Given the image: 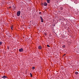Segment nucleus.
<instances>
[{"label": "nucleus", "instance_id": "obj_18", "mask_svg": "<svg viewBox=\"0 0 79 79\" xmlns=\"http://www.w3.org/2000/svg\"><path fill=\"white\" fill-rule=\"evenodd\" d=\"M11 8V7L10 6V7H9V8L10 9V8Z\"/></svg>", "mask_w": 79, "mask_h": 79}, {"label": "nucleus", "instance_id": "obj_13", "mask_svg": "<svg viewBox=\"0 0 79 79\" xmlns=\"http://www.w3.org/2000/svg\"><path fill=\"white\" fill-rule=\"evenodd\" d=\"M47 47H50V46H49L48 44L47 45Z\"/></svg>", "mask_w": 79, "mask_h": 79}, {"label": "nucleus", "instance_id": "obj_5", "mask_svg": "<svg viewBox=\"0 0 79 79\" xmlns=\"http://www.w3.org/2000/svg\"><path fill=\"white\" fill-rule=\"evenodd\" d=\"M38 48H39V49H40V50H41V49H42V47L40 46H39L38 47Z\"/></svg>", "mask_w": 79, "mask_h": 79}, {"label": "nucleus", "instance_id": "obj_22", "mask_svg": "<svg viewBox=\"0 0 79 79\" xmlns=\"http://www.w3.org/2000/svg\"><path fill=\"white\" fill-rule=\"evenodd\" d=\"M39 14H41V12H39Z\"/></svg>", "mask_w": 79, "mask_h": 79}, {"label": "nucleus", "instance_id": "obj_16", "mask_svg": "<svg viewBox=\"0 0 79 79\" xmlns=\"http://www.w3.org/2000/svg\"><path fill=\"white\" fill-rule=\"evenodd\" d=\"M11 29L13 30V26H12L11 27Z\"/></svg>", "mask_w": 79, "mask_h": 79}, {"label": "nucleus", "instance_id": "obj_12", "mask_svg": "<svg viewBox=\"0 0 79 79\" xmlns=\"http://www.w3.org/2000/svg\"><path fill=\"white\" fill-rule=\"evenodd\" d=\"M32 69H35V67H32Z\"/></svg>", "mask_w": 79, "mask_h": 79}, {"label": "nucleus", "instance_id": "obj_11", "mask_svg": "<svg viewBox=\"0 0 79 79\" xmlns=\"http://www.w3.org/2000/svg\"><path fill=\"white\" fill-rule=\"evenodd\" d=\"M74 3H75L76 4V3H78V2H77V1H75V2H74Z\"/></svg>", "mask_w": 79, "mask_h": 79}, {"label": "nucleus", "instance_id": "obj_7", "mask_svg": "<svg viewBox=\"0 0 79 79\" xmlns=\"http://www.w3.org/2000/svg\"><path fill=\"white\" fill-rule=\"evenodd\" d=\"M40 19H41V20H43V19H42V16H40Z\"/></svg>", "mask_w": 79, "mask_h": 79}, {"label": "nucleus", "instance_id": "obj_9", "mask_svg": "<svg viewBox=\"0 0 79 79\" xmlns=\"http://www.w3.org/2000/svg\"><path fill=\"white\" fill-rule=\"evenodd\" d=\"M60 9L61 10H63V8L62 7H61L60 8Z\"/></svg>", "mask_w": 79, "mask_h": 79}, {"label": "nucleus", "instance_id": "obj_21", "mask_svg": "<svg viewBox=\"0 0 79 79\" xmlns=\"http://www.w3.org/2000/svg\"><path fill=\"white\" fill-rule=\"evenodd\" d=\"M41 22H44V21L43 20H42L41 21Z\"/></svg>", "mask_w": 79, "mask_h": 79}, {"label": "nucleus", "instance_id": "obj_3", "mask_svg": "<svg viewBox=\"0 0 79 79\" xmlns=\"http://www.w3.org/2000/svg\"><path fill=\"white\" fill-rule=\"evenodd\" d=\"M2 78H3V79H5L6 78H7V77L6 76H4L2 77Z\"/></svg>", "mask_w": 79, "mask_h": 79}, {"label": "nucleus", "instance_id": "obj_19", "mask_svg": "<svg viewBox=\"0 0 79 79\" xmlns=\"http://www.w3.org/2000/svg\"><path fill=\"white\" fill-rule=\"evenodd\" d=\"M7 48L8 49H9V47H7Z\"/></svg>", "mask_w": 79, "mask_h": 79}, {"label": "nucleus", "instance_id": "obj_23", "mask_svg": "<svg viewBox=\"0 0 79 79\" xmlns=\"http://www.w3.org/2000/svg\"><path fill=\"white\" fill-rule=\"evenodd\" d=\"M65 55H66V54L64 55L63 56H65Z\"/></svg>", "mask_w": 79, "mask_h": 79}, {"label": "nucleus", "instance_id": "obj_25", "mask_svg": "<svg viewBox=\"0 0 79 79\" xmlns=\"http://www.w3.org/2000/svg\"><path fill=\"white\" fill-rule=\"evenodd\" d=\"M9 37H10V36H9Z\"/></svg>", "mask_w": 79, "mask_h": 79}, {"label": "nucleus", "instance_id": "obj_17", "mask_svg": "<svg viewBox=\"0 0 79 79\" xmlns=\"http://www.w3.org/2000/svg\"><path fill=\"white\" fill-rule=\"evenodd\" d=\"M44 35H47V34H46V33H45Z\"/></svg>", "mask_w": 79, "mask_h": 79}, {"label": "nucleus", "instance_id": "obj_8", "mask_svg": "<svg viewBox=\"0 0 79 79\" xmlns=\"http://www.w3.org/2000/svg\"><path fill=\"white\" fill-rule=\"evenodd\" d=\"M75 74H78V72H75Z\"/></svg>", "mask_w": 79, "mask_h": 79}, {"label": "nucleus", "instance_id": "obj_20", "mask_svg": "<svg viewBox=\"0 0 79 79\" xmlns=\"http://www.w3.org/2000/svg\"><path fill=\"white\" fill-rule=\"evenodd\" d=\"M41 5L42 6H44V4H42Z\"/></svg>", "mask_w": 79, "mask_h": 79}, {"label": "nucleus", "instance_id": "obj_4", "mask_svg": "<svg viewBox=\"0 0 79 79\" xmlns=\"http://www.w3.org/2000/svg\"><path fill=\"white\" fill-rule=\"evenodd\" d=\"M44 6H47V3L45 2L44 3Z\"/></svg>", "mask_w": 79, "mask_h": 79}, {"label": "nucleus", "instance_id": "obj_27", "mask_svg": "<svg viewBox=\"0 0 79 79\" xmlns=\"http://www.w3.org/2000/svg\"><path fill=\"white\" fill-rule=\"evenodd\" d=\"M60 20H61V19H60Z\"/></svg>", "mask_w": 79, "mask_h": 79}, {"label": "nucleus", "instance_id": "obj_26", "mask_svg": "<svg viewBox=\"0 0 79 79\" xmlns=\"http://www.w3.org/2000/svg\"><path fill=\"white\" fill-rule=\"evenodd\" d=\"M72 21V20H71V21Z\"/></svg>", "mask_w": 79, "mask_h": 79}, {"label": "nucleus", "instance_id": "obj_10", "mask_svg": "<svg viewBox=\"0 0 79 79\" xmlns=\"http://www.w3.org/2000/svg\"><path fill=\"white\" fill-rule=\"evenodd\" d=\"M12 8L13 9H14V10L15 9V7L14 6H13V8Z\"/></svg>", "mask_w": 79, "mask_h": 79}, {"label": "nucleus", "instance_id": "obj_14", "mask_svg": "<svg viewBox=\"0 0 79 79\" xmlns=\"http://www.w3.org/2000/svg\"><path fill=\"white\" fill-rule=\"evenodd\" d=\"M30 75H31V77H32V74H31V73H30Z\"/></svg>", "mask_w": 79, "mask_h": 79}, {"label": "nucleus", "instance_id": "obj_24", "mask_svg": "<svg viewBox=\"0 0 79 79\" xmlns=\"http://www.w3.org/2000/svg\"><path fill=\"white\" fill-rule=\"evenodd\" d=\"M54 26H55V25H54Z\"/></svg>", "mask_w": 79, "mask_h": 79}, {"label": "nucleus", "instance_id": "obj_15", "mask_svg": "<svg viewBox=\"0 0 79 79\" xmlns=\"http://www.w3.org/2000/svg\"><path fill=\"white\" fill-rule=\"evenodd\" d=\"M2 42H0V45H2Z\"/></svg>", "mask_w": 79, "mask_h": 79}, {"label": "nucleus", "instance_id": "obj_2", "mask_svg": "<svg viewBox=\"0 0 79 79\" xmlns=\"http://www.w3.org/2000/svg\"><path fill=\"white\" fill-rule=\"evenodd\" d=\"M19 51L20 52H23V51H24V50H23V48H21L19 49Z\"/></svg>", "mask_w": 79, "mask_h": 79}, {"label": "nucleus", "instance_id": "obj_1", "mask_svg": "<svg viewBox=\"0 0 79 79\" xmlns=\"http://www.w3.org/2000/svg\"><path fill=\"white\" fill-rule=\"evenodd\" d=\"M21 14V11H18L17 13V16H20V14Z\"/></svg>", "mask_w": 79, "mask_h": 79}, {"label": "nucleus", "instance_id": "obj_6", "mask_svg": "<svg viewBox=\"0 0 79 79\" xmlns=\"http://www.w3.org/2000/svg\"><path fill=\"white\" fill-rule=\"evenodd\" d=\"M47 1L48 3H50V0H47Z\"/></svg>", "mask_w": 79, "mask_h": 79}]
</instances>
